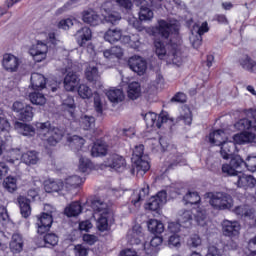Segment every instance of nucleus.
I'll return each instance as SVG.
<instances>
[{"instance_id":"nucleus-1","label":"nucleus","mask_w":256,"mask_h":256,"mask_svg":"<svg viewBox=\"0 0 256 256\" xmlns=\"http://www.w3.org/2000/svg\"><path fill=\"white\" fill-rule=\"evenodd\" d=\"M235 128L239 131L248 130L234 135L235 143L243 145V143H253L256 141V110L250 109L247 112V118L239 120L235 124Z\"/></svg>"},{"instance_id":"nucleus-2","label":"nucleus","mask_w":256,"mask_h":256,"mask_svg":"<svg viewBox=\"0 0 256 256\" xmlns=\"http://www.w3.org/2000/svg\"><path fill=\"white\" fill-rule=\"evenodd\" d=\"M155 53L159 59L168 57L169 61L176 65L177 67L181 66L183 63V57L181 56V44H177L170 40V43L165 47V43L160 39L154 40Z\"/></svg>"},{"instance_id":"nucleus-3","label":"nucleus","mask_w":256,"mask_h":256,"mask_svg":"<svg viewBox=\"0 0 256 256\" xmlns=\"http://www.w3.org/2000/svg\"><path fill=\"white\" fill-rule=\"evenodd\" d=\"M36 131L39 139L43 141L46 147H55L65 135V131L52 127L49 121L36 123Z\"/></svg>"},{"instance_id":"nucleus-4","label":"nucleus","mask_w":256,"mask_h":256,"mask_svg":"<svg viewBox=\"0 0 256 256\" xmlns=\"http://www.w3.org/2000/svg\"><path fill=\"white\" fill-rule=\"evenodd\" d=\"M92 209L96 213H100L97 220V228L99 231H107L109 228V221H113V212L109 211V206L102 200H94L92 202Z\"/></svg>"},{"instance_id":"nucleus-5","label":"nucleus","mask_w":256,"mask_h":256,"mask_svg":"<svg viewBox=\"0 0 256 256\" xmlns=\"http://www.w3.org/2000/svg\"><path fill=\"white\" fill-rule=\"evenodd\" d=\"M207 199L211 207L216 211H225L233 209V197L225 192H208L206 193Z\"/></svg>"},{"instance_id":"nucleus-6","label":"nucleus","mask_w":256,"mask_h":256,"mask_svg":"<svg viewBox=\"0 0 256 256\" xmlns=\"http://www.w3.org/2000/svg\"><path fill=\"white\" fill-rule=\"evenodd\" d=\"M179 33V23H169L165 20H160L158 26L151 29L153 37H161L162 39H169L171 34L177 35Z\"/></svg>"},{"instance_id":"nucleus-7","label":"nucleus","mask_w":256,"mask_h":256,"mask_svg":"<svg viewBox=\"0 0 256 256\" xmlns=\"http://www.w3.org/2000/svg\"><path fill=\"white\" fill-rule=\"evenodd\" d=\"M45 211H47V213H42L36 222L39 235H43L51 229V225H53V217L57 215V209L52 208L50 205L45 206Z\"/></svg>"},{"instance_id":"nucleus-8","label":"nucleus","mask_w":256,"mask_h":256,"mask_svg":"<svg viewBox=\"0 0 256 256\" xmlns=\"http://www.w3.org/2000/svg\"><path fill=\"white\" fill-rule=\"evenodd\" d=\"M142 117L147 127H157V129H161V125H163V123H167V121L173 122V119L169 118L167 113H161L158 116L155 112H148L146 114H142Z\"/></svg>"},{"instance_id":"nucleus-9","label":"nucleus","mask_w":256,"mask_h":256,"mask_svg":"<svg viewBox=\"0 0 256 256\" xmlns=\"http://www.w3.org/2000/svg\"><path fill=\"white\" fill-rule=\"evenodd\" d=\"M47 51H49L47 44L39 41L29 50V53L36 63H41V61H45V59H47Z\"/></svg>"},{"instance_id":"nucleus-10","label":"nucleus","mask_w":256,"mask_h":256,"mask_svg":"<svg viewBox=\"0 0 256 256\" xmlns=\"http://www.w3.org/2000/svg\"><path fill=\"white\" fill-rule=\"evenodd\" d=\"M128 65L130 69L138 75H145L147 71V62L141 56H132L128 60Z\"/></svg>"},{"instance_id":"nucleus-11","label":"nucleus","mask_w":256,"mask_h":256,"mask_svg":"<svg viewBox=\"0 0 256 256\" xmlns=\"http://www.w3.org/2000/svg\"><path fill=\"white\" fill-rule=\"evenodd\" d=\"M241 231V224L237 221L224 220L222 222V233L225 237H237Z\"/></svg>"},{"instance_id":"nucleus-12","label":"nucleus","mask_w":256,"mask_h":256,"mask_svg":"<svg viewBox=\"0 0 256 256\" xmlns=\"http://www.w3.org/2000/svg\"><path fill=\"white\" fill-rule=\"evenodd\" d=\"M167 203V192L166 191H160L157 193L156 196H153L149 202L147 203L146 209H149L150 211H157V209H160Z\"/></svg>"},{"instance_id":"nucleus-13","label":"nucleus","mask_w":256,"mask_h":256,"mask_svg":"<svg viewBox=\"0 0 256 256\" xmlns=\"http://www.w3.org/2000/svg\"><path fill=\"white\" fill-rule=\"evenodd\" d=\"M85 77L89 83H93L96 87H101V74L95 65H89L85 70Z\"/></svg>"},{"instance_id":"nucleus-14","label":"nucleus","mask_w":256,"mask_h":256,"mask_svg":"<svg viewBox=\"0 0 256 256\" xmlns=\"http://www.w3.org/2000/svg\"><path fill=\"white\" fill-rule=\"evenodd\" d=\"M2 65L6 71L15 73L19 69V58L12 54H4Z\"/></svg>"},{"instance_id":"nucleus-15","label":"nucleus","mask_w":256,"mask_h":256,"mask_svg":"<svg viewBox=\"0 0 256 256\" xmlns=\"http://www.w3.org/2000/svg\"><path fill=\"white\" fill-rule=\"evenodd\" d=\"M235 185L237 187H243L244 189L253 188L256 185V180L251 175L238 173L234 180Z\"/></svg>"},{"instance_id":"nucleus-16","label":"nucleus","mask_w":256,"mask_h":256,"mask_svg":"<svg viewBox=\"0 0 256 256\" xmlns=\"http://www.w3.org/2000/svg\"><path fill=\"white\" fill-rule=\"evenodd\" d=\"M108 167L111 169H115V171H124L127 167V163L125 162V158L118 154H112L108 158Z\"/></svg>"},{"instance_id":"nucleus-17","label":"nucleus","mask_w":256,"mask_h":256,"mask_svg":"<svg viewBox=\"0 0 256 256\" xmlns=\"http://www.w3.org/2000/svg\"><path fill=\"white\" fill-rule=\"evenodd\" d=\"M234 141V142H233ZM233 141H224L220 147V155L223 159H229L233 157V152L235 151V136H233Z\"/></svg>"},{"instance_id":"nucleus-18","label":"nucleus","mask_w":256,"mask_h":256,"mask_svg":"<svg viewBox=\"0 0 256 256\" xmlns=\"http://www.w3.org/2000/svg\"><path fill=\"white\" fill-rule=\"evenodd\" d=\"M82 21L88 25L96 27V25H100L101 23V16L94 10H86L82 13Z\"/></svg>"},{"instance_id":"nucleus-19","label":"nucleus","mask_w":256,"mask_h":256,"mask_svg":"<svg viewBox=\"0 0 256 256\" xmlns=\"http://www.w3.org/2000/svg\"><path fill=\"white\" fill-rule=\"evenodd\" d=\"M108 150L109 146L107 145V142L98 140L94 143L91 149V155L92 157H104V155H107Z\"/></svg>"},{"instance_id":"nucleus-20","label":"nucleus","mask_w":256,"mask_h":256,"mask_svg":"<svg viewBox=\"0 0 256 256\" xmlns=\"http://www.w3.org/2000/svg\"><path fill=\"white\" fill-rule=\"evenodd\" d=\"M79 84V76L77 73L70 71L64 78V88L66 91H75V87Z\"/></svg>"},{"instance_id":"nucleus-21","label":"nucleus","mask_w":256,"mask_h":256,"mask_svg":"<svg viewBox=\"0 0 256 256\" xmlns=\"http://www.w3.org/2000/svg\"><path fill=\"white\" fill-rule=\"evenodd\" d=\"M14 129H17L18 133H20V135H24V137L35 136V128L29 124L16 121L14 123Z\"/></svg>"},{"instance_id":"nucleus-22","label":"nucleus","mask_w":256,"mask_h":256,"mask_svg":"<svg viewBox=\"0 0 256 256\" xmlns=\"http://www.w3.org/2000/svg\"><path fill=\"white\" fill-rule=\"evenodd\" d=\"M77 43L80 47H83L87 41H91L92 33L89 27H84L78 30L75 34Z\"/></svg>"},{"instance_id":"nucleus-23","label":"nucleus","mask_w":256,"mask_h":256,"mask_svg":"<svg viewBox=\"0 0 256 256\" xmlns=\"http://www.w3.org/2000/svg\"><path fill=\"white\" fill-rule=\"evenodd\" d=\"M132 163L133 171H136V173H141V171L142 173H147V171L151 169V165H149V161H147V156L133 160Z\"/></svg>"},{"instance_id":"nucleus-24","label":"nucleus","mask_w":256,"mask_h":256,"mask_svg":"<svg viewBox=\"0 0 256 256\" xmlns=\"http://www.w3.org/2000/svg\"><path fill=\"white\" fill-rule=\"evenodd\" d=\"M32 89L39 90L45 89V85H47V80L43 74H39L37 72L32 73L31 78Z\"/></svg>"},{"instance_id":"nucleus-25","label":"nucleus","mask_w":256,"mask_h":256,"mask_svg":"<svg viewBox=\"0 0 256 256\" xmlns=\"http://www.w3.org/2000/svg\"><path fill=\"white\" fill-rule=\"evenodd\" d=\"M121 37H123V30L119 28L109 29L104 34V39L108 43H117V41H121Z\"/></svg>"},{"instance_id":"nucleus-26","label":"nucleus","mask_w":256,"mask_h":256,"mask_svg":"<svg viewBox=\"0 0 256 256\" xmlns=\"http://www.w3.org/2000/svg\"><path fill=\"white\" fill-rule=\"evenodd\" d=\"M106 97H108L111 103H121L125 99V94L121 89L112 88L106 91Z\"/></svg>"},{"instance_id":"nucleus-27","label":"nucleus","mask_w":256,"mask_h":256,"mask_svg":"<svg viewBox=\"0 0 256 256\" xmlns=\"http://www.w3.org/2000/svg\"><path fill=\"white\" fill-rule=\"evenodd\" d=\"M209 141L212 145L220 146L224 141H227V135L223 130H216L209 135Z\"/></svg>"},{"instance_id":"nucleus-28","label":"nucleus","mask_w":256,"mask_h":256,"mask_svg":"<svg viewBox=\"0 0 256 256\" xmlns=\"http://www.w3.org/2000/svg\"><path fill=\"white\" fill-rule=\"evenodd\" d=\"M10 250L12 253H21V251H23V237L21 234L15 233L12 235Z\"/></svg>"},{"instance_id":"nucleus-29","label":"nucleus","mask_w":256,"mask_h":256,"mask_svg":"<svg viewBox=\"0 0 256 256\" xmlns=\"http://www.w3.org/2000/svg\"><path fill=\"white\" fill-rule=\"evenodd\" d=\"M46 193H57L63 189V181L61 180H46L44 183Z\"/></svg>"},{"instance_id":"nucleus-30","label":"nucleus","mask_w":256,"mask_h":256,"mask_svg":"<svg viewBox=\"0 0 256 256\" xmlns=\"http://www.w3.org/2000/svg\"><path fill=\"white\" fill-rule=\"evenodd\" d=\"M239 63L241 67H243L246 71H250V73L255 72L256 61L253 60V58H251L249 55L247 54L243 55L240 58Z\"/></svg>"},{"instance_id":"nucleus-31","label":"nucleus","mask_w":256,"mask_h":256,"mask_svg":"<svg viewBox=\"0 0 256 256\" xmlns=\"http://www.w3.org/2000/svg\"><path fill=\"white\" fill-rule=\"evenodd\" d=\"M18 203L20 205L21 215L27 219V217L31 215V201H29L25 196H20L18 197Z\"/></svg>"},{"instance_id":"nucleus-32","label":"nucleus","mask_w":256,"mask_h":256,"mask_svg":"<svg viewBox=\"0 0 256 256\" xmlns=\"http://www.w3.org/2000/svg\"><path fill=\"white\" fill-rule=\"evenodd\" d=\"M193 217L198 225H205V219H207V210L203 206L193 208Z\"/></svg>"},{"instance_id":"nucleus-33","label":"nucleus","mask_w":256,"mask_h":256,"mask_svg":"<svg viewBox=\"0 0 256 256\" xmlns=\"http://www.w3.org/2000/svg\"><path fill=\"white\" fill-rule=\"evenodd\" d=\"M148 231L154 235H161V233L165 231V226L161 223V221L150 219L148 221Z\"/></svg>"},{"instance_id":"nucleus-34","label":"nucleus","mask_w":256,"mask_h":256,"mask_svg":"<svg viewBox=\"0 0 256 256\" xmlns=\"http://www.w3.org/2000/svg\"><path fill=\"white\" fill-rule=\"evenodd\" d=\"M193 209L192 210H180L178 213V222L180 225H191L193 221Z\"/></svg>"},{"instance_id":"nucleus-35","label":"nucleus","mask_w":256,"mask_h":256,"mask_svg":"<svg viewBox=\"0 0 256 256\" xmlns=\"http://www.w3.org/2000/svg\"><path fill=\"white\" fill-rule=\"evenodd\" d=\"M83 211L81 203L73 202L68 207L65 208L64 213L67 217H77Z\"/></svg>"},{"instance_id":"nucleus-36","label":"nucleus","mask_w":256,"mask_h":256,"mask_svg":"<svg viewBox=\"0 0 256 256\" xmlns=\"http://www.w3.org/2000/svg\"><path fill=\"white\" fill-rule=\"evenodd\" d=\"M128 97L135 101V99H139L141 97V85L138 82H132L128 86Z\"/></svg>"},{"instance_id":"nucleus-37","label":"nucleus","mask_w":256,"mask_h":256,"mask_svg":"<svg viewBox=\"0 0 256 256\" xmlns=\"http://www.w3.org/2000/svg\"><path fill=\"white\" fill-rule=\"evenodd\" d=\"M163 243V238L159 236H155L150 241V248H146L144 246V251L146 252V255H154V253H157V247Z\"/></svg>"},{"instance_id":"nucleus-38","label":"nucleus","mask_w":256,"mask_h":256,"mask_svg":"<svg viewBox=\"0 0 256 256\" xmlns=\"http://www.w3.org/2000/svg\"><path fill=\"white\" fill-rule=\"evenodd\" d=\"M22 161L26 165H37L39 156H37V152L35 151H28L22 154Z\"/></svg>"},{"instance_id":"nucleus-39","label":"nucleus","mask_w":256,"mask_h":256,"mask_svg":"<svg viewBox=\"0 0 256 256\" xmlns=\"http://www.w3.org/2000/svg\"><path fill=\"white\" fill-rule=\"evenodd\" d=\"M68 189H77L80 185L83 184V178L77 175L69 176L64 181Z\"/></svg>"},{"instance_id":"nucleus-40","label":"nucleus","mask_w":256,"mask_h":256,"mask_svg":"<svg viewBox=\"0 0 256 256\" xmlns=\"http://www.w3.org/2000/svg\"><path fill=\"white\" fill-rule=\"evenodd\" d=\"M183 201L185 205H197V203H201V196L197 192H188L183 197Z\"/></svg>"},{"instance_id":"nucleus-41","label":"nucleus","mask_w":256,"mask_h":256,"mask_svg":"<svg viewBox=\"0 0 256 256\" xmlns=\"http://www.w3.org/2000/svg\"><path fill=\"white\" fill-rule=\"evenodd\" d=\"M62 105L63 109L69 113L70 117H75V100L73 97L67 96Z\"/></svg>"},{"instance_id":"nucleus-42","label":"nucleus","mask_w":256,"mask_h":256,"mask_svg":"<svg viewBox=\"0 0 256 256\" xmlns=\"http://www.w3.org/2000/svg\"><path fill=\"white\" fill-rule=\"evenodd\" d=\"M80 125L85 131L93 129L95 127V117L84 115L80 118Z\"/></svg>"},{"instance_id":"nucleus-43","label":"nucleus","mask_w":256,"mask_h":256,"mask_svg":"<svg viewBox=\"0 0 256 256\" xmlns=\"http://www.w3.org/2000/svg\"><path fill=\"white\" fill-rule=\"evenodd\" d=\"M78 95L81 99H91L93 97V90L86 84H81L78 87Z\"/></svg>"},{"instance_id":"nucleus-44","label":"nucleus","mask_w":256,"mask_h":256,"mask_svg":"<svg viewBox=\"0 0 256 256\" xmlns=\"http://www.w3.org/2000/svg\"><path fill=\"white\" fill-rule=\"evenodd\" d=\"M4 188L8 190L9 193H15V190L17 189V178L13 176H8L4 180Z\"/></svg>"},{"instance_id":"nucleus-45","label":"nucleus","mask_w":256,"mask_h":256,"mask_svg":"<svg viewBox=\"0 0 256 256\" xmlns=\"http://www.w3.org/2000/svg\"><path fill=\"white\" fill-rule=\"evenodd\" d=\"M29 99L33 105H45L47 103V98H45V95L34 92L29 95Z\"/></svg>"},{"instance_id":"nucleus-46","label":"nucleus","mask_w":256,"mask_h":256,"mask_svg":"<svg viewBox=\"0 0 256 256\" xmlns=\"http://www.w3.org/2000/svg\"><path fill=\"white\" fill-rule=\"evenodd\" d=\"M234 213L239 217H252L253 210L249 206H237L234 209Z\"/></svg>"},{"instance_id":"nucleus-47","label":"nucleus","mask_w":256,"mask_h":256,"mask_svg":"<svg viewBox=\"0 0 256 256\" xmlns=\"http://www.w3.org/2000/svg\"><path fill=\"white\" fill-rule=\"evenodd\" d=\"M106 13L107 15L104 16L106 23H111L112 25H115L117 21H121V14L119 12L112 10Z\"/></svg>"},{"instance_id":"nucleus-48","label":"nucleus","mask_w":256,"mask_h":256,"mask_svg":"<svg viewBox=\"0 0 256 256\" xmlns=\"http://www.w3.org/2000/svg\"><path fill=\"white\" fill-rule=\"evenodd\" d=\"M222 173L226 177H234L233 181H235L236 176L239 175V172L231 164H223L222 165Z\"/></svg>"},{"instance_id":"nucleus-49","label":"nucleus","mask_w":256,"mask_h":256,"mask_svg":"<svg viewBox=\"0 0 256 256\" xmlns=\"http://www.w3.org/2000/svg\"><path fill=\"white\" fill-rule=\"evenodd\" d=\"M139 19L140 21H151V19H153V10L145 6H141Z\"/></svg>"},{"instance_id":"nucleus-50","label":"nucleus","mask_w":256,"mask_h":256,"mask_svg":"<svg viewBox=\"0 0 256 256\" xmlns=\"http://www.w3.org/2000/svg\"><path fill=\"white\" fill-rule=\"evenodd\" d=\"M19 119L22 121H31L33 119V107L26 105L20 112Z\"/></svg>"},{"instance_id":"nucleus-51","label":"nucleus","mask_w":256,"mask_h":256,"mask_svg":"<svg viewBox=\"0 0 256 256\" xmlns=\"http://www.w3.org/2000/svg\"><path fill=\"white\" fill-rule=\"evenodd\" d=\"M91 167H92L91 160L83 156L80 157L78 169L79 171H81V173H87V171H89Z\"/></svg>"},{"instance_id":"nucleus-52","label":"nucleus","mask_w":256,"mask_h":256,"mask_svg":"<svg viewBox=\"0 0 256 256\" xmlns=\"http://www.w3.org/2000/svg\"><path fill=\"white\" fill-rule=\"evenodd\" d=\"M101 9L105 11V13L115 11V9H117V0H105L101 5Z\"/></svg>"},{"instance_id":"nucleus-53","label":"nucleus","mask_w":256,"mask_h":256,"mask_svg":"<svg viewBox=\"0 0 256 256\" xmlns=\"http://www.w3.org/2000/svg\"><path fill=\"white\" fill-rule=\"evenodd\" d=\"M147 195H149V185L144 184V186L140 189V192L137 194L136 199L132 200V203L137 205V203H139V201H143Z\"/></svg>"},{"instance_id":"nucleus-54","label":"nucleus","mask_w":256,"mask_h":256,"mask_svg":"<svg viewBox=\"0 0 256 256\" xmlns=\"http://www.w3.org/2000/svg\"><path fill=\"white\" fill-rule=\"evenodd\" d=\"M44 243L46 244V247H55V245L59 243V237L53 233L46 234L44 236Z\"/></svg>"},{"instance_id":"nucleus-55","label":"nucleus","mask_w":256,"mask_h":256,"mask_svg":"<svg viewBox=\"0 0 256 256\" xmlns=\"http://www.w3.org/2000/svg\"><path fill=\"white\" fill-rule=\"evenodd\" d=\"M230 165L234 167L236 170L241 169V167H245V161L241 159V156L234 155L230 157Z\"/></svg>"},{"instance_id":"nucleus-56","label":"nucleus","mask_w":256,"mask_h":256,"mask_svg":"<svg viewBox=\"0 0 256 256\" xmlns=\"http://www.w3.org/2000/svg\"><path fill=\"white\" fill-rule=\"evenodd\" d=\"M244 167H246V169L248 171L255 173V171H256V156H248L244 163Z\"/></svg>"},{"instance_id":"nucleus-57","label":"nucleus","mask_w":256,"mask_h":256,"mask_svg":"<svg viewBox=\"0 0 256 256\" xmlns=\"http://www.w3.org/2000/svg\"><path fill=\"white\" fill-rule=\"evenodd\" d=\"M94 108L97 113H103V98L99 93H94Z\"/></svg>"},{"instance_id":"nucleus-58","label":"nucleus","mask_w":256,"mask_h":256,"mask_svg":"<svg viewBox=\"0 0 256 256\" xmlns=\"http://www.w3.org/2000/svg\"><path fill=\"white\" fill-rule=\"evenodd\" d=\"M71 147H76V149H81L85 145V139L75 135L70 138Z\"/></svg>"},{"instance_id":"nucleus-59","label":"nucleus","mask_w":256,"mask_h":256,"mask_svg":"<svg viewBox=\"0 0 256 256\" xmlns=\"http://www.w3.org/2000/svg\"><path fill=\"white\" fill-rule=\"evenodd\" d=\"M169 247H181V236L179 234H172L168 239Z\"/></svg>"},{"instance_id":"nucleus-60","label":"nucleus","mask_w":256,"mask_h":256,"mask_svg":"<svg viewBox=\"0 0 256 256\" xmlns=\"http://www.w3.org/2000/svg\"><path fill=\"white\" fill-rule=\"evenodd\" d=\"M144 146L138 145L135 146L133 153H132V161H136L137 159H141L145 156H143Z\"/></svg>"},{"instance_id":"nucleus-61","label":"nucleus","mask_w":256,"mask_h":256,"mask_svg":"<svg viewBox=\"0 0 256 256\" xmlns=\"http://www.w3.org/2000/svg\"><path fill=\"white\" fill-rule=\"evenodd\" d=\"M74 253L76 256H87L89 255V250L85 246L78 244L74 247Z\"/></svg>"},{"instance_id":"nucleus-62","label":"nucleus","mask_w":256,"mask_h":256,"mask_svg":"<svg viewBox=\"0 0 256 256\" xmlns=\"http://www.w3.org/2000/svg\"><path fill=\"white\" fill-rule=\"evenodd\" d=\"M141 253L136 248H125L120 251V256H139Z\"/></svg>"},{"instance_id":"nucleus-63","label":"nucleus","mask_w":256,"mask_h":256,"mask_svg":"<svg viewBox=\"0 0 256 256\" xmlns=\"http://www.w3.org/2000/svg\"><path fill=\"white\" fill-rule=\"evenodd\" d=\"M223 255V250L217 248L216 246H209L207 256H221Z\"/></svg>"},{"instance_id":"nucleus-64","label":"nucleus","mask_w":256,"mask_h":256,"mask_svg":"<svg viewBox=\"0 0 256 256\" xmlns=\"http://www.w3.org/2000/svg\"><path fill=\"white\" fill-rule=\"evenodd\" d=\"M248 249L250 251L251 256H256V236L250 239L248 243Z\"/></svg>"}]
</instances>
